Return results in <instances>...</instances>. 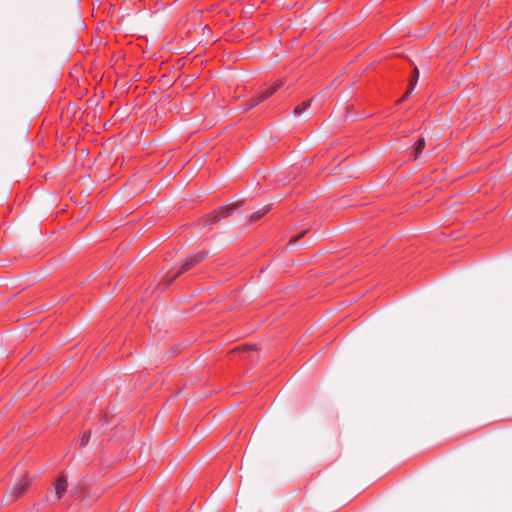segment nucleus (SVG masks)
<instances>
[{
	"label": "nucleus",
	"mask_w": 512,
	"mask_h": 512,
	"mask_svg": "<svg viewBox=\"0 0 512 512\" xmlns=\"http://www.w3.org/2000/svg\"><path fill=\"white\" fill-rule=\"evenodd\" d=\"M285 84V81L283 79L277 80L273 85H271L269 88H267L263 93H261L257 97L250 98L244 105H243V111H248L261 103L262 101L268 99L271 97L276 91L281 89Z\"/></svg>",
	"instance_id": "f257e3e1"
},
{
	"label": "nucleus",
	"mask_w": 512,
	"mask_h": 512,
	"mask_svg": "<svg viewBox=\"0 0 512 512\" xmlns=\"http://www.w3.org/2000/svg\"><path fill=\"white\" fill-rule=\"evenodd\" d=\"M206 257H207L206 251H199V252L195 253L194 255L190 256L189 258H187L183 262V264L181 265L180 269L177 272L173 273L172 275H167L168 284L172 283L174 281V279L177 278L179 275L185 273L186 271L190 270L195 265L202 262Z\"/></svg>",
	"instance_id": "f03ea898"
},
{
	"label": "nucleus",
	"mask_w": 512,
	"mask_h": 512,
	"mask_svg": "<svg viewBox=\"0 0 512 512\" xmlns=\"http://www.w3.org/2000/svg\"><path fill=\"white\" fill-rule=\"evenodd\" d=\"M236 207L237 205L220 207L218 210H215L214 212L203 217L201 220V224L203 226L212 225L217 221L221 220L222 218L230 216L234 212Z\"/></svg>",
	"instance_id": "7ed1b4c3"
},
{
	"label": "nucleus",
	"mask_w": 512,
	"mask_h": 512,
	"mask_svg": "<svg viewBox=\"0 0 512 512\" xmlns=\"http://www.w3.org/2000/svg\"><path fill=\"white\" fill-rule=\"evenodd\" d=\"M67 490V480L65 477L60 476L55 482V493L54 498L55 501H58L62 498Z\"/></svg>",
	"instance_id": "20e7f679"
},
{
	"label": "nucleus",
	"mask_w": 512,
	"mask_h": 512,
	"mask_svg": "<svg viewBox=\"0 0 512 512\" xmlns=\"http://www.w3.org/2000/svg\"><path fill=\"white\" fill-rule=\"evenodd\" d=\"M30 484V479L24 475L13 487V494L15 497L22 495Z\"/></svg>",
	"instance_id": "39448f33"
},
{
	"label": "nucleus",
	"mask_w": 512,
	"mask_h": 512,
	"mask_svg": "<svg viewBox=\"0 0 512 512\" xmlns=\"http://www.w3.org/2000/svg\"><path fill=\"white\" fill-rule=\"evenodd\" d=\"M271 210V205L268 204V205H265L263 208H261L260 210L258 211H255L253 214H251L250 216V222H256L258 221L259 219H261L266 213H268L269 211Z\"/></svg>",
	"instance_id": "423d86ee"
},
{
	"label": "nucleus",
	"mask_w": 512,
	"mask_h": 512,
	"mask_svg": "<svg viewBox=\"0 0 512 512\" xmlns=\"http://www.w3.org/2000/svg\"><path fill=\"white\" fill-rule=\"evenodd\" d=\"M424 146H425V142H424V139H419L413 146V155H414V160L418 159L422 150L424 149Z\"/></svg>",
	"instance_id": "0eeeda50"
},
{
	"label": "nucleus",
	"mask_w": 512,
	"mask_h": 512,
	"mask_svg": "<svg viewBox=\"0 0 512 512\" xmlns=\"http://www.w3.org/2000/svg\"><path fill=\"white\" fill-rule=\"evenodd\" d=\"M310 105H311L310 100L302 102L301 104H299L298 106L295 107V109L293 110V114L295 116L302 115V113L305 112L310 107Z\"/></svg>",
	"instance_id": "6e6552de"
},
{
	"label": "nucleus",
	"mask_w": 512,
	"mask_h": 512,
	"mask_svg": "<svg viewBox=\"0 0 512 512\" xmlns=\"http://www.w3.org/2000/svg\"><path fill=\"white\" fill-rule=\"evenodd\" d=\"M418 77H419V72H418V70L415 68V70H414V77H413V79L410 81V88H409V89L406 91V93L404 94L403 99H404V98H407V97L411 94V92L413 91V89H414V87H415V85H416V83H417Z\"/></svg>",
	"instance_id": "1a4fd4ad"
},
{
	"label": "nucleus",
	"mask_w": 512,
	"mask_h": 512,
	"mask_svg": "<svg viewBox=\"0 0 512 512\" xmlns=\"http://www.w3.org/2000/svg\"><path fill=\"white\" fill-rule=\"evenodd\" d=\"M103 423L101 424V428H98L97 429V432H104L105 431V428H103V426H108V418H107V415H104L103 416V419H102Z\"/></svg>",
	"instance_id": "9d476101"
},
{
	"label": "nucleus",
	"mask_w": 512,
	"mask_h": 512,
	"mask_svg": "<svg viewBox=\"0 0 512 512\" xmlns=\"http://www.w3.org/2000/svg\"><path fill=\"white\" fill-rule=\"evenodd\" d=\"M90 438V433H85L82 437V445H86Z\"/></svg>",
	"instance_id": "9b49d317"
},
{
	"label": "nucleus",
	"mask_w": 512,
	"mask_h": 512,
	"mask_svg": "<svg viewBox=\"0 0 512 512\" xmlns=\"http://www.w3.org/2000/svg\"><path fill=\"white\" fill-rule=\"evenodd\" d=\"M302 235H303V234H301V235H299V236H297V237H292V238L290 239V243H295V242H297V241L302 237Z\"/></svg>",
	"instance_id": "f8f14e48"
}]
</instances>
